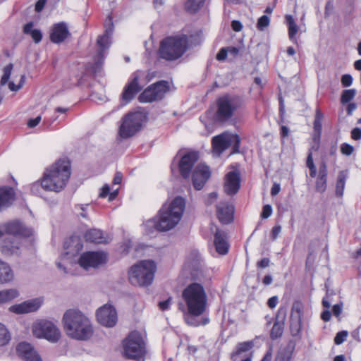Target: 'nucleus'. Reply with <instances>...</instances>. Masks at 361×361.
<instances>
[{
	"label": "nucleus",
	"instance_id": "338daca9",
	"mask_svg": "<svg viewBox=\"0 0 361 361\" xmlns=\"http://www.w3.org/2000/svg\"><path fill=\"white\" fill-rule=\"evenodd\" d=\"M270 260L269 258H263L259 262H257V266L259 268H267L269 266Z\"/></svg>",
	"mask_w": 361,
	"mask_h": 361
},
{
	"label": "nucleus",
	"instance_id": "c9c22d12",
	"mask_svg": "<svg viewBox=\"0 0 361 361\" xmlns=\"http://www.w3.org/2000/svg\"><path fill=\"white\" fill-rule=\"evenodd\" d=\"M288 27V36L290 40L295 41V35L298 32V26L296 25L293 18L290 15L285 17Z\"/></svg>",
	"mask_w": 361,
	"mask_h": 361
},
{
	"label": "nucleus",
	"instance_id": "ea45409f",
	"mask_svg": "<svg viewBox=\"0 0 361 361\" xmlns=\"http://www.w3.org/2000/svg\"><path fill=\"white\" fill-rule=\"evenodd\" d=\"M205 0H187L185 4V9L190 13H195L202 6Z\"/></svg>",
	"mask_w": 361,
	"mask_h": 361
},
{
	"label": "nucleus",
	"instance_id": "b1692460",
	"mask_svg": "<svg viewBox=\"0 0 361 361\" xmlns=\"http://www.w3.org/2000/svg\"><path fill=\"white\" fill-rule=\"evenodd\" d=\"M16 350L18 355L25 361H42L38 353L28 343H20Z\"/></svg>",
	"mask_w": 361,
	"mask_h": 361
},
{
	"label": "nucleus",
	"instance_id": "3c124183",
	"mask_svg": "<svg viewBox=\"0 0 361 361\" xmlns=\"http://www.w3.org/2000/svg\"><path fill=\"white\" fill-rule=\"evenodd\" d=\"M25 76L24 75H21L20 82L18 85H16L13 82H9V84H8L9 89L11 91H18L23 87V85L25 83Z\"/></svg>",
	"mask_w": 361,
	"mask_h": 361
},
{
	"label": "nucleus",
	"instance_id": "864d4df0",
	"mask_svg": "<svg viewBox=\"0 0 361 361\" xmlns=\"http://www.w3.org/2000/svg\"><path fill=\"white\" fill-rule=\"evenodd\" d=\"M272 214V208L269 204H266L263 207L261 216L262 219H267Z\"/></svg>",
	"mask_w": 361,
	"mask_h": 361
},
{
	"label": "nucleus",
	"instance_id": "de8ad7c7",
	"mask_svg": "<svg viewBox=\"0 0 361 361\" xmlns=\"http://www.w3.org/2000/svg\"><path fill=\"white\" fill-rule=\"evenodd\" d=\"M291 352L288 350H283L278 353L276 356V361H290Z\"/></svg>",
	"mask_w": 361,
	"mask_h": 361
},
{
	"label": "nucleus",
	"instance_id": "774afa93",
	"mask_svg": "<svg viewBox=\"0 0 361 361\" xmlns=\"http://www.w3.org/2000/svg\"><path fill=\"white\" fill-rule=\"evenodd\" d=\"M231 27L234 31L239 32L242 30L243 25L238 20H233L231 23Z\"/></svg>",
	"mask_w": 361,
	"mask_h": 361
},
{
	"label": "nucleus",
	"instance_id": "37998d69",
	"mask_svg": "<svg viewBox=\"0 0 361 361\" xmlns=\"http://www.w3.org/2000/svg\"><path fill=\"white\" fill-rule=\"evenodd\" d=\"M356 90L355 89L345 90L341 94V102L343 104L348 103L355 96Z\"/></svg>",
	"mask_w": 361,
	"mask_h": 361
},
{
	"label": "nucleus",
	"instance_id": "4d7b16f0",
	"mask_svg": "<svg viewBox=\"0 0 361 361\" xmlns=\"http://www.w3.org/2000/svg\"><path fill=\"white\" fill-rule=\"evenodd\" d=\"M41 120V116H38L35 118L29 119L27 123V126L30 128H35L40 123Z\"/></svg>",
	"mask_w": 361,
	"mask_h": 361
},
{
	"label": "nucleus",
	"instance_id": "9d476101",
	"mask_svg": "<svg viewBox=\"0 0 361 361\" xmlns=\"http://www.w3.org/2000/svg\"><path fill=\"white\" fill-rule=\"evenodd\" d=\"M216 104V117L219 121H225L231 118L234 112L241 107L243 100L238 96L225 94L217 99Z\"/></svg>",
	"mask_w": 361,
	"mask_h": 361
},
{
	"label": "nucleus",
	"instance_id": "a19ab883",
	"mask_svg": "<svg viewBox=\"0 0 361 361\" xmlns=\"http://www.w3.org/2000/svg\"><path fill=\"white\" fill-rule=\"evenodd\" d=\"M11 340V334L6 326L0 322V346L8 343Z\"/></svg>",
	"mask_w": 361,
	"mask_h": 361
},
{
	"label": "nucleus",
	"instance_id": "c756f323",
	"mask_svg": "<svg viewBox=\"0 0 361 361\" xmlns=\"http://www.w3.org/2000/svg\"><path fill=\"white\" fill-rule=\"evenodd\" d=\"M202 257L197 250L191 251L185 262V267L190 270H198L202 267Z\"/></svg>",
	"mask_w": 361,
	"mask_h": 361
},
{
	"label": "nucleus",
	"instance_id": "6e6552de",
	"mask_svg": "<svg viewBox=\"0 0 361 361\" xmlns=\"http://www.w3.org/2000/svg\"><path fill=\"white\" fill-rule=\"evenodd\" d=\"M104 33L97 39L98 55L94 65L92 67L94 73L100 72L103 63V59L105 56V51L109 48L111 44V36L114 30L113 18L111 16H108L104 21Z\"/></svg>",
	"mask_w": 361,
	"mask_h": 361
},
{
	"label": "nucleus",
	"instance_id": "09e8293b",
	"mask_svg": "<svg viewBox=\"0 0 361 361\" xmlns=\"http://www.w3.org/2000/svg\"><path fill=\"white\" fill-rule=\"evenodd\" d=\"M348 333L347 331H341L336 334L334 338V343L336 345L341 344L347 338Z\"/></svg>",
	"mask_w": 361,
	"mask_h": 361
},
{
	"label": "nucleus",
	"instance_id": "69168bd1",
	"mask_svg": "<svg viewBox=\"0 0 361 361\" xmlns=\"http://www.w3.org/2000/svg\"><path fill=\"white\" fill-rule=\"evenodd\" d=\"M319 176L327 177V166L325 162H322L319 166Z\"/></svg>",
	"mask_w": 361,
	"mask_h": 361
},
{
	"label": "nucleus",
	"instance_id": "dca6fc26",
	"mask_svg": "<svg viewBox=\"0 0 361 361\" xmlns=\"http://www.w3.org/2000/svg\"><path fill=\"white\" fill-rule=\"evenodd\" d=\"M98 322L104 326L112 327L117 322V313L115 308L111 305H104L97 311Z\"/></svg>",
	"mask_w": 361,
	"mask_h": 361
},
{
	"label": "nucleus",
	"instance_id": "603ef678",
	"mask_svg": "<svg viewBox=\"0 0 361 361\" xmlns=\"http://www.w3.org/2000/svg\"><path fill=\"white\" fill-rule=\"evenodd\" d=\"M42 189H43V188L42 187L41 183L35 182L31 185L30 190L34 195H40Z\"/></svg>",
	"mask_w": 361,
	"mask_h": 361
},
{
	"label": "nucleus",
	"instance_id": "393cba45",
	"mask_svg": "<svg viewBox=\"0 0 361 361\" xmlns=\"http://www.w3.org/2000/svg\"><path fill=\"white\" fill-rule=\"evenodd\" d=\"M69 35L70 32L67 24L64 22H60L53 25L50 33V40L53 43L59 44L63 42Z\"/></svg>",
	"mask_w": 361,
	"mask_h": 361
},
{
	"label": "nucleus",
	"instance_id": "0eeeda50",
	"mask_svg": "<svg viewBox=\"0 0 361 361\" xmlns=\"http://www.w3.org/2000/svg\"><path fill=\"white\" fill-rule=\"evenodd\" d=\"M188 49V37L185 35L168 37L161 42L159 56L167 61H174L183 55Z\"/></svg>",
	"mask_w": 361,
	"mask_h": 361
},
{
	"label": "nucleus",
	"instance_id": "ddd939ff",
	"mask_svg": "<svg viewBox=\"0 0 361 361\" xmlns=\"http://www.w3.org/2000/svg\"><path fill=\"white\" fill-rule=\"evenodd\" d=\"M32 334L37 338H44L47 341L55 343L61 337V331L51 322L42 320L33 324Z\"/></svg>",
	"mask_w": 361,
	"mask_h": 361
},
{
	"label": "nucleus",
	"instance_id": "a18cd8bd",
	"mask_svg": "<svg viewBox=\"0 0 361 361\" xmlns=\"http://www.w3.org/2000/svg\"><path fill=\"white\" fill-rule=\"evenodd\" d=\"M269 18L267 16H261L257 21V27L259 30H263L265 27H267L269 25Z\"/></svg>",
	"mask_w": 361,
	"mask_h": 361
},
{
	"label": "nucleus",
	"instance_id": "bf43d9fd",
	"mask_svg": "<svg viewBox=\"0 0 361 361\" xmlns=\"http://www.w3.org/2000/svg\"><path fill=\"white\" fill-rule=\"evenodd\" d=\"M281 231V226L280 225H276L271 230V238L273 240H275Z\"/></svg>",
	"mask_w": 361,
	"mask_h": 361
},
{
	"label": "nucleus",
	"instance_id": "6e6d98bb",
	"mask_svg": "<svg viewBox=\"0 0 361 361\" xmlns=\"http://www.w3.org/2000/svg\"><path fill=\"white\" fill-rule=\"evenodd\" d=\"M30 35L35 43H39L42 40V35L39 30L35 29Z\"/></svg>",
	"mask_w": 361,
	"mask_h": 361
},
{
	"label": "nucleus",
	"instance_id": "c85d7f7f",
	"mask_svg": "<svg viewBox=\"0 0 361 361\" xmlns=\"http://www.w3.org/2000/svg\"><path fill=\"white\" fill-rule=\"evenodd\" d=\"M216 252L220 255H226L228 251V244L224 232L216 230L214 241Z\"/></svg>",
	"mask_w": 361,
	"mask_h": 361
},
{
	"label": "nucleus",
	"instance_id": "13d9d810",
	"mask_svg": "<svg viewBox=\"0 0 361 361\" xmlns=\"http://www.w3.org/2000/svg\"><path fill=\"white\" fill-rule=\"evenodd\" d=\"M343 309V302L339 304L334 305L332 307V312L334 315L336 317H338L342 312Z\"/></svg>",
	"mask_w": 361,
	"mask_h": 361
},
{
	"label": "nucleus",
	"instance_id": "0e129e2a",
	"mask_svg": "<svg viewBox=\"0 0 361 361\" xmlns=\"http://www.w3.org/2000/svg\"><path fill=\"white\" fill-rule=\"evenodd\" d=\"M278 301L279 298L277 296H272L268 300L267 305L269 308L273 309L276 306Z\"/></svg>",
	"mask_w": 361,
	"mask_h": 361
},
{
	"label": "nucleus",
	"instance_id": "aec40b11",
	"mask_svg": "<svg viewBox=\"0 0 361 361\" xmlns=\"http://www.w3.org/2000/svg\"><path fill=\"white\" fill-rule=\"evenodd\" d=\"M210 176L207 166L198 164L194 169L192 175V180L194 188L196 190H201L204 185Z\"/></svg>",
	"mask_w": 361,
	"mask_h": 361
},
{
	"label": "nucleus",
	"instance_id": "4c0bfd02",
	"mask_svg": "<svg viewBox=\"0 0 361 361\" xmlns=\"http://www.w3.org/2000/svg\"><path fill=\"white\" fill-rule=\"evenodd\" d=\"M12 68L13 65L8 64L6 66H5L3 69L4 74L1 78L0 82V104L1 103L4 98V94L1 90V86L6 85L8 82L11 74Z\"/></svg>",
	"mask_w": 361,
	"mask_h": 361
},
{
	"label": "nucleus",
	"instance_id": "bb28decb",
	"mask_svg": "<svg viewBox=\"0 0 361 361\" xmlns=\"http://www.w3.org/2000/svg\"><path fill=\"white\" fill-rule=\"evenodd\" d=\"M287 310L285 307H280L276 316V322L271 330V338L276 339L281 337L283 332V322L286 317Z\"/></svg>",
	"mask_w": 361,
	"mask_h": 361
},
{
	"label": "nucleus",
	"instance_id": "7c9ffc66",
	"mask_svg": "<svg viewBox=\"0 0 361 361\" xmlns=\"http://www.w3.org/2000/svg\"><path fill=\"white\" fill-rule=\"evenodd\" d=\"M14 198V192L12 188L8 187L0 188V210L8 207Z\"/></svg>",
	"mask_w": 361,
	"mask_h": 361
},
{
	"label": "nucleus",
	"instance_id": "680f3d73",
	"mask_svg": "<svg viewBox=\"0 0 361 361\" xmlns=\"http://www.w3.org/2000/svg\"><path fill=\"white\" fill-rule=\"evenodd\" d=\"M228 55V49L226 48H221L216 54V59L219 61L224 60Z\"/></svg>",
	"mask_w": 361,
	"mask_h": 361
},
{
	"label": "nucleus",
	"instance_id": "c03bdc74",
	"mask_svg": "<svg viewBox=\"0 0 361 361\" xmlns=\"http://www.w3.org/2000/svg\"><path fill=\"white\" fill-rule=\"evenodd\" d=\"M326 180L327 177H323L318 176L316 182V190L319 192H323L326 188Z\"/></svg>",
	"mask_w": 361,
	"mask_h": 361
},
{
	"label": "nucleus",
	"instance_id": "f257e3e1",
	"mask_svg": "<svg viewBox=\"0 0 361 361\" xmlns=\"http://www.w3.org/2000/svg\"><path fill=\"white\" fill-rule=\"evenodd\" d=\"M82 244L79 238L71 237L64 243L66 252L62 255L56 265L64 272L68 273L71 267L78 263L85 270L98 268L107 261V255L104 252L90 251L82 253L78 258L76 254L82 249Z\"/></svg>",
	"mask_w": 361,
	"mask_h": 361
},
{
	"label": "nucleus",
	"instance_id": "f8f14e48",
	"mask_svg": "<svg viewBox=\"0 0 361 361\" xmlns=\"http://www.w3.org/2000/svg\"><path fill=\"white\" fill-rule=\"evenodd\" d=\"M240 139L236 134L224 133L212 139L213 152L219 156L225 149L232 147L233 153L239 150Z\"/></svg>",
	"mask_w": 361,
	"mask_h": 361
},
{
	"label": "nucleus",
	"instance_id": "f03ea898",
	"mask_svg": "<svg viewBox=\"0 0 361 361\" xmlns=\"http://www.w3.org/2000/svg\"><path fill=\"white\" fill-rule=\"evenodd\" d=\"M62 322L67 336L77 341H87L93 335L90 318L78 309H69L63 314Z\"/></svg>",
	"mask_w": 361,
	"mask_h": 361
},
{
	"label": "nucleus",
	"instance_id": "7ed1b4c3",
	"mask_svg": "<svg viewBox=\"0 0 361 361\" xmlns=\"http://www.w3.org/2000/svg\"><path fill=\"white\" fill-rule=\"evenodd\" d=\"M71 173L70 162L60 159L46 169L41 179L42 187L44 190L59 192L65 188Z\"/></svg>",
	"mask_w": 361,
	"mask_h": 361
},
{
	"label": "nucleus",
	"instance_id": "423d86ee",
	"mask_svg": "<svg viewBox=\"0 0 361 361\" xmlns=\"http://www.w3.org/2000/svg\"><path fill=\"white\" fill-rule=\"evenodd\" d=\"M157 266L152 260H142L133 265L129 272L130 283L137 286H149L154 277Z\"/></svg>",
	"mask_w": 361,
	"mask_h": 361
},
{
	"label": "nucleus",
	"instance_id": "4be33fe9",
	"mask_svg": "<svg viewBox=\"0 0 361 361\" xmlns=\"http://www.w3.org/2000/svg\"><path fill=\"white\" fill-rule=\"evenodd\" d=\"M302 305L299 302H294L290 313V329L292 336H296L301 330Z\"/></svg>",
	"mask_w": 361,
	"mask_h": 361
},
{
	"label": "nucleus",
	"instance_id": "e433bc0d",
	"mask_svg": "<svg viewBox=\"0 0 361 361\" xmlns=\"http://www.w3.org/2000/svg\"><path fill=\"white\" fill-rule=\"evenodd\" d=\"M159 219L157 216V218H152L145 221L144 224V228L145 230V233L148 235L153 233L155 231H161V228H159Z\"/></svg>",
	"mask_w": 361,
	"mask_h": 361
},
{
	"label": "nucleus",
	"instance_id": "cd10ccee",
	"mask_svg": "<svg viewBox=\"0 0 361 361\" xmlns=\"http://www.w3.org/2000/svg\"><path fill=\"white\" fill-rule=\"evenodd\" d=\"M15 279L14 271L11 266L0 260V285L11 283Z\"/></svg>",
	"mask_w": 361,
	"mask_h": 361
},
{
	"label": "nucleus",
	"instance_id": "8fccbe9b",
	"mask_svg": "<svg viewBox=\"0 0 361 361\" xmlns=\"http://www.w3.org/2000/svg\"><path fill=\"white\" fill-rule=\"evenodd\" d=\"M353 151H354V147L348 143H343L341 145V152L344 155L350 156L352 154Z\"/></svg>",
	"mask_w": 361,
	"mask_h": 361
},
{
	"label": "nucleus",
	"instance_id": "f704fd0d",
	"mask_svg": "<svg viewBox=\"0 0 361 361\" xmlns=\"http://www.w3.org/2000/svg\"><path fill=\"white\" fill-rule=\"evenodd\" d=\"M347 178L348 172L346 171H341L338 173L336 184V195L337 197H343Z\"/></svg>",
	"mask_w": 361,
	"mask_h": 361
},
{
	"label": "nucleus",
	"instance_id": "4468645a",
	"mask_svg": "<svg viewBox=\"0 0 361 361\" xmlns=\"http://www.w3.org/2000/svg\"><path fill=\"white\" fill-rule=\"evenodd\" d=\"M169 88L168 82L164 80L157 82L146 88L139 95L138 99L142 103L152 102L161 99Z\"/></svg>",
	"mask_w": 361,
	"mask_h": 361
},
{
	"label": "nucleus",
	"instance_id": "49530a36",
	"mask_svg": "<svg viewBox=\"0 0 361 361\" xmlns=\"http://www.w3.org/2000/svg\"><path fill=\"white\" fill-rule=\"evenodd\" d=\"M89 204H77L75 207V210L78 215L82 218H87V213L86 212L87 208Z\"/></svg>",
	"mask_w": 361,
	"mask_h": 361
},
{
	"label": "nucleus",
	"instance_id": "473e14b6",
	"mask_svg": "<svg viewBox=\"0 0 361 361\" xmlns=\"http://www.w3.org/2000/svg\"><path fill=\"white\" fill-rule=\"evenodd\" d=\"M324 115L322 112L320 111L319 109H316L315 112V116H314V121L313 123V128H314V133H313V140L316 143H319L320 140V137L322 134V119H323Z\"/></svg>",
	"mask_w": 361,
	"mask_h": 361
},
{
	"label": "nucleus",
	"instance_id": "72a5a7b5",
	"mask_svg": "<svg viewBox=\"0 0 361 361\" xmlns=\"http://www.w3.org/2000/svg\"><path fill=\"white\" fill-rule=\"evenodd\" d=\"M84 237L87 241L97 244L105 243L106 242V237L102 231L99 229L92 228L87 231Z\"/></svg>",
	"mask_w": 361,
	"mask_h": 361
},
{
	"label": "nucleus",
	"instance_id": "e2e57ef3",
	"mask_svg": "<svg viewBox=\"0 0 361 361\" xmlns=\"http://www.w3.org/2000/svg\"><path fill=\"white\" fill-rule=\"evenodd\" d=\"M171 303V298H169L166 300L160 302L159 303V307L161 310H166L169 309L170 305Z\"/></svg>",
	"mask_w": 361,
	"mask_h": 361
},
{
	"label": "nucleus",
	"instance_id": "6ab92c4d",
	"mask_svg": "<svg viewBox=\"0 0 361 361\" xmlns=\"http://www.w3.org/2000/svg\"><path fill=\"white\" fill-rule=\"evenodd\" d=\"M240 186V171L236 169L228 171L224 179V190L228 195L237 193Z\"/></svg>",
	"mask_w": 361,
	"mask_h": 361
},
{
	"label": "nucleus",
	"instance_id": "412c9836",
	"mask_svg": "<svg viewBox=\"0 0 361 361\" xmlns=\"http://www.w3.org/2000/svg\"><path fill=\"white\" fill-rule=\"evenodd\" d=\"M198 160V154L195 152H190L182 157L179 161V171L185 179H188L190 171L194 164Z\"/></svg>",
	"mask_w": 361,
	"mask_h": 361
},
{
	"label": "nucleus",
	"instance_id": "9b49d317",
	"mask_svg": "<svg viewBox=\"0 0 361 361\" xmlns=\"http://www.w3.org/2000/svg\"><path fill=\"white\" fill-rule=\"evenodd\" d=\"M144 118V115L138 111L126 114L123 118L119 127L118 134L120 137L126 139L133 136L140 130Z\"/></svg>",
	"mask_w": 361,
	"mask_h": 361
},
{
	"label": "nucleus",
	"instance_id": "5fc2aeb1",
	"mask_svg": "<svg viewBox=\"0 0 361 361\" xmlns=\"http://www.w3.org/2000/svg\"><path fill=\"white\" fill-rule=\"evenodd\" d=\"M353 77L350 74H345L341 78V83L343 87H349L352 85Z\"/></svg>",
	"mask_w": 361,
	"mask_h": 361
},
{
	"label": "nucleus",
	"instance_id": "052dcab7",
	"mask_svg": "<svg viewBox=\"0 0 361 361\" xmlns=\"http://www.w3.org/2000/svg\"><path fill=\"white\" fill-rule=\"evenodd\" d=\"M351 137L355 140L361 139V129L360 128H355L351 131Z\"/></svg>",
	"mask_w": 361,
	"mask_h": 361
},
{
	"label": "nucleus",
	"instance_id": "20e7f679",
	"mask_svg": "<svg viewBox=\"0 0 361 361\" xmlns=\"http://www.w3.org/2000/svg\"><path fill=\"white\" fill-rule=\"evenodd\" d=\"M185 207L183 198L176 197L171 202L164 204L159 212L161 231H167L175 228L180 222Z\"/></svg>",
	"mask_w": 361,
	"mask_h": 361
},
{
	"label": "nucleus",
	"instance_id": "f3484780",
	"mask_svg": "<svg viewBox=\"0 0 361 361\" xmlns=\"http://www.w3.org/2000/svg\"><path fill=\"white\" fill-rule=\"evenodd\" d=\"M43 301L42 298H32L10 306L8 311L16 314L33 312L39 309L43 304Z\"/></svg>",
	"mask_w": 361,
	"mask_h": 361
},
{
	"label": "nucleus",
	"instance_id": "1a4fd4ad",
	"mask_svg": "<svg viewBox=\"0 0 361 361\" xmlns=\"http://www.w3.org/2000/svg\"><path fill=\"white\" fill-rule=\"evenodd\" d=\"M125 357L137 361H143L146 353L145 343L140 333L131 332L123 342Z\"/></svg>",
	"mask_w": 361,
	"mask_h": 361
},
{
	"label": "nucleus",
	"instance_id": "5701e85b",
	"mask_svg": "<svg viewBox=\"0 0 361 361\" xmlns=\"http://www.w3.org/2000/svg\"><path fill=\"white\" fill-rule=\"evenodd\" d=\"M21 243L18 237H8L1 245L2 253L6 256L18 255L20 252Z\"/></svg>",
	"mask_w": 361,
	"mask_h": 361
},
{
	"label": "nucleus",
	"instance_id": "a878e982",
	"mask_svg": "<svg viewBox=\"0 0 361 361\" xmlns=\"http://www.w3.org/2000/svg\"><path fill=\"white\" fill-rule=\"evenodd\" d=\"M234 207L226 202H221L216 206V214L219 220L224 224L231 223L233 218Z\"/></svg>",
	"mask_w": 361,
	"mask_h": 361
},
{
	"label": "nucleus",
	"instance_id": "2f4dec72",
	"mask_svg": "<svg viewBox=\"0 0 361 361\" xmlns=\"http://www.w3.org/2000/svg\"><path fill=\"white\" fill-rule=\"evenodd\" d=\"M20 296L18 289L6 288L0 290V307L9 304Z\"/></svg>",
	"mask_w": 361,
	"mask_h": 361
},
{
	"label": "nucleus",
	"instance_id": "58836bf2",
	"mask_svg": "<svg viewBox=\"0 0 361 361\" xmlns=\"http://www.w3.org/2000/svg\"><path fill=\"white\" fill-rule=\"evenodd\" d=\"M331 298L330 296L326 295L325 296L322 300V305L324 308H326L325 310H324L321 314V318L324 322H329L331 318V313L329 311V308L331 307Z\"/></svg>",
	"mask_w": 361,
	"mask_h": 361
},
{
	"label": "nucleus",
	"instance_id": "39448f33",
	"mask_svg": "<svg viewBox=\"0 0 361 361\" xmlns=\"http://www.w3.org/2000/svg\"><path fill=\"white\" fill-rule=\"evenodd\" d=\"M182 297L186 304L187 311L192 316H200L206 310L207 295L204 287L198 283L188 285L183 291Z\"/></svg>",
	"mask_w": 361,
	"mask_h": 361
},
{
	"label": "nucleus",
	"instance_id": "79ce46f5",
	"mask_svg": "<svg viewBox=\"0 0 361 361\" xmlns=\"http://www.w3.org/2000/svg\"><path fill=\"white\" fill-rule=\"evenodd\" d=\"M253 346L252 342L247 341L239 343L236 347V351L232 355V357L234 359L235 356L240 355L243 352H247L251 349Z\"/></svg>",
	"mask_w": 361,
	"mask_h": 361
},
{
	"label": "nucleus",
	"instance_id": "2eb2a0df",
	"mask_svg": "<svg viewBox=\"0 0 361 361\" xmlns=\"http://www.w3.org/2000/svg\"><path fill=\"white\" fill-rule=\"evenodd\" d=\"M145 76V73L137 71L133 73L130 81L126 85L122 93V100L125 104L130 102L135 94L141 90L143 84L140 81Z\"/></svg>",
	"mask_w": 361,
	"mask_h": 361
},
{
	"label": "nucleus",
	"instance_id": "a211bd4d",
	"mask_svg": "<svg viewBox=\"0 0 361 361\" xmlns=\"http://www.w3.org/2000/svg\"><path fill=\"white\" fill-rule=\"evenodd\" d=\"M5 233L11 235V237L19 238V236H29L31 235L32 231L20 221H11L0 225V237Z\"/></svg>",
	"mask_w": 361,
	"mask_h": 361
}]
</instances>
